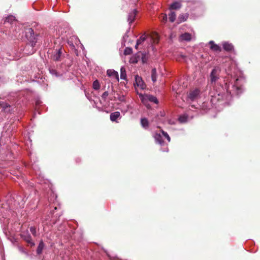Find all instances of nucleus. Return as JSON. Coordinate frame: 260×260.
Masks as SVG:
<instances>
[{
    "mask_svg": "<svg viewBox=\"0 0 260 260\" xmlns=\"http://www.w3.org/2000/svg\"><path fill=\"white\" fill-rule=\"evenodd\" d=\"M220 69L215 67L210 75V86L209 94L213 104L217 102L225 103L231 101L235 95H238L243 91V85L245 80L238 71L233 72L228 71L222 82L217 83L219 79Z\"/></svg>",
    "mask_w": 260,
    "mask_h": 260,
    "instance_id": "nucleus-1",
    "label": "nucleus"
},
{
    "mask_svg": "<svg viewBox=\"0 0 260 260\" xmlns=\"http://www.w3.org/2000/svg\"><path fill=\"white\" fill-rule=\"evenodd\" d=\"M21 94V93H13L6 99L0 98V119H3L10 113L16 104H20L21 101L19 96Z\"/></svg>",
    "mask_w": 260,
    "mask_h": 260,
    "instance_id": "nucleus-2",
    "label": "nucleus"
},
{
    "mask_svg": "<svg viewBox=\"0 0 260 260\" xmlns=\"http://www.w3.org/2000/svg\"><path fill=\"white\" fill-rule=\"evenodd\" d=\"M155 142L160 145H164L165 143V139H166L167 142H170L171 138L168 133L163 130H160L158 132H156L153 135Z\"/></svg>",
    "mask_w": 260,
    "mask_h": 260,
    "instance_id": "nucleus-3",
    "label": "nucleus"
},
{
    "mask_svg": "<svg viewBox=\"0 0 260 260\" xmlns=\"http://www.w3.org/2000/svg\"><path fill=\"white\" fill-rule=\"evenodd\" d=\"M139 97L140 98L142 103L144 104H146L148 101L156 104L158 103V101L157 98L151 94H139Z\"/></svg>",
    "mask_w": 260,
    "mask_h": 260,
    "instance_id": "nucleus-4",
    "label": "nucleus"
},
{
    "mask_svg": "<svg viewBox=\"0 0 260 260\" xmlns=\"http://www.w3.org/2000/svg\"><path fill=\"white\" fill-rule=\"evenodd\" d=\"M63 50L61 47L55 49L51 55V59L55 61L61 60L63 56Z\"/></svg>",
    "mask_w": 260,
    "mask_h": 260,
    "instance_id": "nucleus-5",
    "label": "nucleus"
},
{
    "mask_svg": "<svg viewBox=\"0 0 260 260\" xmlns=\"http://www.w3.org/2000/svg\"><path fill=\"white\" fill-rule=\"evenodd\" d=\"M14 209L13 206L9 202L6 204H2V207L0 208V213L4 217H6L8 212Z\"/></svg>",
    "mask_w": 260,
    "mask_h": 260,
    "instance_id": "nucleus-6",
    "label": "nucleus"
},
{
    "mask_svg": "<svg viewBox=\"0 0 260 260\" xmlns=\"http://www.w3.org/2000/svg\"><path fill=\"white\" fill-rule=\"evenodd\" d=\"M200 93L201 91L199 88L190 90L187 95L188 100L192 102L194 101L200 97Z\"/></svg>",
    "mask_w": 260,
    "mask_h": 260,
    "instance_id": "nucleus-7",
    "label": "nucleus"
},
{
    "mask_svg": "<svg viewBox=\"0 0 260 260\" xmlns=\"http://www.w3.org/2000/svg\"><path fill=\"white\" fill-rule=\"evenodd\" d=\"M231 102V101H228V102H227V103H222L221 102H220L219 101V102H217L216 104L212 103L211 101H210L209 103H208L205 102H204L202 104V108L203 109L206 110V109H210L213 106H216V105H217V106L221 105V106H226V105H229L230 104Z\"/></svg>",
    "mask_w": 260,
    "mask_h": 260,
    "instance_id": "nucleus-8",
    "label": "nucleus"
},
{
    "mask_svg": "<svg viewBox=\"0 0 260 260\" xmlns=\"http://www.w3.org/2000/svg\"><path fill=\"white\" fill-rule=\"evenodd\" d=\"M20 236L22 239L29 244L31 246L35 245V243L32 241L31 236L27 231L22 232Z\"/></svg>",
    "mask_w": 260,
    "mask_h": 260,
    "instance_id": "nucleus-9",
    "label": "nucleus"
},
{
    "mask_svg": "<svg viewBox=\"0 0 260 260\" xmlns=\"http://www.w3.org/2000/svg\"><path fill=\"white\" fill-rule=\"evenodd\" d=\"M134 84L139 87L141 89H145L146 88V85L142 77L138 75L135 76V83Z\"/></svg>",
    "mask_w": 260,
    "mask_h": 260,
    "instance_id": "nucleus-10",
    "label": "nucleus"
},
{
    "mask_svg": "<svg viewBox=\"0 0 260 260\" xmlns=\"http://www.w3.org/2000/svg\"><path fill=\"white\" fill-rule=\"evenodd\" d=\"M80 40L76 36H72L70 37L68 41V44L73 48H75V45H78L80 44Z\"/></svg>",
    "mask_w": 260,
    "mask_h": 260,
    "instance_id": "nucleus-11",
    "label": "nucleus"
},
{
    "mask_svg": "<svg viewBox=\"0 0 260 260\" xmlns=\"http://www.w3.org/2000/svg\"><path fill=\"white\" fill-rule=\"evenodd\" d=\"M9 23L12 24V27H13V25H16V23L17 22L16 21L15 17L14 16L9 15L5 18V23Z\"/></svg>",
    "mask_w": 260,
    "mask_h": 260,
    "instance_id": "nucleus-12",
    "label": "nucleus"
},
{
    "mask_svg": "<svg viewBox=\"0 0 260 260\" xmlns=\"http://www.w3.org/2000/svg\"><path fill=\"white\" fill-rule=\"evenodd\" d=\"M120 118V113L118 111L114 112L110 114V119L113 122H118L117 119Z\"/></svg>",
    "mask_w": 260,
    "mask_h": 260,
    "instance_id": "nucleus-13",
    "label": "nucleus"
},
{
    "mask_svg": "<svg viewBox=\"0 0 260 260\" xmlns=\"http://www.w3.org/2000/svg\"><path fill=\"white\" fill-rule=\"evenodd\" d=\"M137 13V11L136 9H134L128 14L127 21L129 24L133 23V22L135 20Z\"/></svg>",
    "mask_w": 260,
    "mask_h": 260,
    "instance_id": "nucleus-14",
    "label": "nucleus"
},
{
    "mask_svg": "<svg viewBox=\"0 0 260 260\" xmlns=\"http://www.w3.org/2000/svg\"><path fill=\"white\" fill-rule=\"evenodd\" d=\"M209 44L210 45V48L212 50L216 52H220L221 51V47L219 45L215 44L213 41H210Z\"/></svg>",
    "mask_w": 260,
    "mask_h": 260,
    "instance_id": "nucleus-15",
    "label": "nucleus"
},
{
    "mask_svg": "<svg viewBox=\"0 0 260 260\" xmlns=\"http://www.w3.org/2000/svg\"><path fill=\"white\" fill-rule=\"evenodd\" d=\"M107 75L109 77H114L117 79V81H119L118 74L117 72L112 70H108L107 71Z\"/></svg>",
    "mask_w": 260,
    "mask_h": 260,
    "instance_id": "nucleus-16",
    "label": "nucleus"
},
{
    "mask_svg": "<svg viewBox=\"0 0 260 260\" xmlns=\"http://www.w3.org/2000/svg\"><path fill=\"white\" fill-rule=\"evenodd\" d=\"M181 7V4L179 2H175L170 5L169 7L170 10H178Z\"/></svg>",
    "mask_w": 260,
    "mask_h": 260,
    "instance_id": "nucleus-17",
    "label": "nucleus"
},
{
    "mask_svg": "<svg viewBox=\"0 0 260 260\" xmlns=\"http://www.w3.org/2000/svg\"><path fill=\"white\" fill-rule=\"evenodd\" d=\"M3 61L5 64L7 63L9 60L15 59L14 56H11L9 53H6L3 55Z\"/></svg>",
    "mask_w": 260,
    "mask_h": 260,
    "instance_id": "nucleus-18",
    "label": "nucleus"
},
{
    "mask_svg": "<svg viewBox=\"0 0 260 260\" xmlns=\"http://www.w3.org/2000/svg\"><path fill=\"white\" fill-rule=\"evenodd\" d=\"M191 36L189 33H184L180 36V39L182 41H189L191 40Z\"/></svg>",
    "mask_w": 260,
    "mask_h": 260,
    "instance_id": "nucleus-19",
    "label": "nucleus"
},
{
    "mask_svg": "<svg viewBox=\"0 0 260 260\" xmlns=\"http://www.w3.org/2000/svg\"><path fill=\"white\" fill-rule=\"evenodd\" d=\"M223 49L228 51H231L233 49L234 46L231 43L224 42L222 44Z\"/></svg>",
    "mask_w": 260,
    "mask_h": 260,
    "instance_id": "nucleus-20",
    "label": "nucleus"
},
{
    "mask_svg": "<svg viewBox=\"0 0 260 260\" xmlns=\"http://www.w3.org/2000/svg\"><path fill=\"white\" fill-rule=\"evenodd\" d=\"M141 124L144 129H147L149 127V122L148 119L146 118H142L141 119Z\"/></svg>",
    "mask_w": 260,
    "mask_h": 260,
    "instance_id": "nucleus-21",
    "label": "nucleus"
},
{
    "mask_svg": "<svg viewBox=\"0 0 260 260\" xmlns=\"http://www.w3.org/2000/svg\"><path fill=\"white\" fill-rule=\"evenodd\" d=\"M188 119V116L186 114L180 115L178 117V121L180 123H183L187 122Z\"/></svg>",
    "mask_w": 260,
    "mask_h": 260,
    "instance_id": "nucleus-22",
    "label": "nucleus"
},
{
    "mask_svg": "<svg viewBox=\"0 0 260 260\" xmlns=\"http://www.w3.org/2000/svg\"><path fill=\"white\" fill-rule=\"evenodd\" d=\"M26 36L27 37H34V32L32 28H28L25 31Z\"/></svg>",
    "mask_w": 260,
    "mask_h": 260,
    "instance_id": "nucleus-23",
    "label": "nucleus"
},
{
    "mask_svg": "<svg viewBox=\"0 0 260 260\" xmlns=\"http://www.w3.org/2000/svg\"><path fill=\"white\" fill-rule=\"evenodd\" d=\"M44 243L42 241H40V242L39 243V245L37 247V253L38 254H40L42 253V250L44 248Z\"/></svg>",
    "mask_w": 260,
    "mask_h": 260,
    "instance_id": "nucleus-24",
    "label": "nucleus"
},
{
    "mask_svg": "<svg viewBox=\"0 0 260 260\" xmlns=\"http://www.w3.org/2000/svg\"><path fill=\"white\" fill-rule=\"evenodd\" d=\"M151 79L153 82H155L157 80V73L155 68L152 69L151 71Z\"/></svg>",
    "mask_w": 260,
    "mask_h": 260,
    "instance_id": "nucleus-25",
    "label": "nucleus"
},
{
    "mask_svg": "<svg viewBox=\"0 0 260 260\" xmlns=\"http://www.w3.org/2000/svg\"><path fill=\"white\" fill-rule=\"evenodd\" d=\"M188 17L187 14H180L178 17V20L180 22H184L186 21Z\"/></svg>",
    "mask_w": 260,
    "mask_h": 260,
    "instance_id": "nucleus-26",
    "label": "nucleus"
},
{
    "mask_svg": "<svg viewBox=\"0 0 260 260\" xmlns=\"http://www.w3.org/2000/svg\"><path fill=\"white\" fill-rule=\"evenodd\" d=\"M176 14L174 12H171L169 14V21L171 22H173L175 21L176 19Z\"/></svg>",
    "mask_w": 260,
    "mask_h": 260,
    "instance_id": "nucleus-27",
    "label": "nucleus"
},
{
    "mask_svg": "<svg viewBox=\"0 0 260 260\" xmlns=\"http://www.w3.org/2000/svg\"><path fill=\"white\" fill-rule=\"evenodd\" d=\"M50 73L55 77H59L60 74L56 71V70L52 68H49V69Z\"/></svg>",
    "mask_w": 260,
    "mask_h": 260,
    "instance_id": "nucleus-28",
    "label": "nucleus"
},
{
    "mask_svg": "<svg viewBox=\"0 0 260 260\" xmlns=\"http://www.w3.org/2000/svg\"><path fill=\"white\" fill-rule=\"evenodd\" d=\"M146 39V37L145 35H142L137 41V45L142 44Z\"/></svg>",
    "mask_w": 260,
    "mask_h": 260,
    "instance_id": "nucleus-29",
    "label": "nucleus"
},
{
    "mask_svg": "<svg viewBox=\"0 0 260 260\" xmlns=\"http://www.w3.org/2000/svg\"><path fill=\"white\" fill-rule=\"evenodd\" d=\"M120 78L121 79L125 80L126 78V72L124 68L122 67L120 70Z\"/></svg>",
    "mask_w": 260,
    "mask_h": 260,
    "instance_id": "nucleus-30",
    "label": "nucleus"
},
{
    "mask_svg": "<svg viewBox=\"0 0 260 260\" xmlns=\"http://www.w3.org/2000/svg\"><path fill=\"white\" fill-rule=\"evenodd\" d=\"M92 87H93V88L95 90H98L100 89V84L98 80H95L93 82Z\"/></svg>",
    "mask_w": 260,
    "mask_h": 260,
    "instance_id": "nucleus-31",
    "label": "nucleus"
},
{
    "mask_svg": "<svg viewBox=\"0 0 260 260\" xmlns=\"http://www.w3.org/2000/svg\"><path fill=\"white\" fill-rule=\"evenodd\" d=\"M129 29L127 31V32L124 34V35L123 36V38H122V45H123V46H125V43L126 42V40L128 38V32H129Z\"/></svg>",
    "mask_w": 260,
    "mask_h": 260,
    "instance_id": "nucleus-32",
    "label": "nucleus"
},
{
    "mask_svg": "<svg viewBox=\"0 0 260 260\" xmlns=\"http://www.w3.org/2000/svg\"><path fill=\"white\" fill-rule=\"evenodd\" d=\"M159 18L162 23H165L167 20V16L166 14H161Z\"/></svg>",
    "mask_w": 260,
    "mask_h": 260,
    "instance_id": "nucleus-33",
    "label": "nucleus"
},
{
    "mask_svg": "<svg viewBox=\"0 0 260 260\" xmlns=\"http://www.w3.org/2000/svg\"><path fill=\"white\" fill-rule=\"evenodd\" d=\"M132 49L130 47H126L124 50V54L125 55H129L132 53Z\"/></svg>",
    "mask_w": 260,
    "mask_h": 260,
    "instance_id": "nucleus-34",
    "label": "nucleus"
},
{
    "mask_svg": "<svg viewBox=\"0 0 260 260\" xmlns=\"http://www.w3.org/2000/svg\"><path fill=\"white\" fill-rule=\"evenodd\" d=\"M18 248L19 251L20 252L25 254L26 256H29L28 253L26 251L25 249L23 247L19 246H18Z\"/></svg>",
    "mask_w": 260,
    "mask_h": 260,
    "instance_id": "nucleus-35",
    "label": "nucleus"
},
{
    "mask_svg": "<svg viewBox=\"0 0 260 260\" xmlns=\"http://www.w3.org/2000/svg\"><path fill=\"white\" fill-rule=\"evenodd\" d=\"M30 231L34 236L36 237L37 236V231L35 227L31 226L30 228Z\"/></svg>",
    "mask_w": 260,
    "mask_h": 260,
    "instance_id": "nucleus-36",
    "label": "nucleus"
},
{
    "mask_svg": "<svg viewBox=\"0 0 260 260\" xmlns=\"http://www.w3.org/2000/svg\"><path fill=\"white\" fill-rule=\"evenodd\" d=\"M108 94H109V93L108 91H105L102 95V99H104V100H105L106 99L107 97L108 96Z\"/></svg>",
    "mask_w": 260,
    "mask_h": 260,
    "instance_id": "nucleus-37",
    "label": "nucleus"
},
{
    "mask_svg": "<svg viewBox=\"0 0 260 260\" xmlns=\"http://www.w3.org/2000/svg\"><path fill=\"white\" fill-rule=\"evenodd\" d=\"M188 3L189 4H192L198 5L199 4V2L198 1H196L195 0H189L188 1Z\"/></svg>",
    "mask_w": 260,
    "mask_h": 260,
    "instance_id": "nucleus-38",
    "label": "nucleus"
},
{
    "mask_svg": "<svg viewBox=\"0 0 260 260\" xmlns=\"http://www.w3.org/2000/svg\"><path fill=\"white\" fill-rule=\"evenodd\" d=\"M118 101H119L120 102H124L125 101V98H124V96L122 95H119L118 97Z\"/></svg>",
    "mask_w": 260,
    "mask_h": 260,
    "instance_id": "nucleus-39",
    "label": "nucleus"
},
{
    "mask_svg": "<svg viewBox=\"0 0 260 260\" xmlns=\"http://www.w3.org/2000/svg\"><path fill=\"white\" fill-rule=\"evenodd\" d=\"M137 60L136 58H132L131 59V62L132 63H137Z\"/></svg>",
    "mask_w": 260,
    "mask_h": 260,
    "instance_id": "nucleus-40",
    "label": "nucleus"
},
{
    "mask_svg": "<svg viewBox=\"0 0 260 260\" xmlns=\"http://www.w3.org/2000/svg\"><path fill=\"white\" fill-rule=\"evenodd\" d=\"M33 46H34V44H33V43H32L31 45H27V46H26V47H31V48H32V47H33Z\"/></svg>",
    "mask_w": 260,
    "mask_h": 260,
    "instance_id": "nucleus-41",
    "label": "nucleus"
},
{
    "mask_svg": "<svg viewBox=\"0 0 260 260\" xmlns=\"http://www.w3.org/2000/svg\"><path fill=\"white\" fill-rule=\"evenodd\" d=\"M11 153H10L9 154V157H8V158H5V159H10V158H11Z\"/></svg>",
    "mask_w": 260,
    "mask_h": 260,
    "instance_id": "nucleus-42",
    "label": "nucleus"
},
{
    "mask_svg": "<svg viewBox=\"0 0 260 260\" xmlns=\"http://www.w3.org/2000/svg\"><path fill=\"white\" fill-rule=\"evenodd\" d=\"M15 31H16V33H15V34H14V35L15 36H17V34L18 32H19V31H17V30H16V29H15Z\"/></svg>",
    "mask_w": 260,
    "mask_h": 260,
    "instance_id": "nucleus-43",
    "label": "nucleus"
},
{
    "mask_svg": "<svg viewBox=\"0 0 260 260\" xmlns=\"http://www.w3.org/2000/svg\"><path fill=\"white\" fill-rule=\"evenodd\" d=\"M142 61H143V62H145V58H144V56H143V57H142Z\"/></svg>",
    "mask_w": 260,
    "mask_h": 260,
    "instance_id": "nucleus-44",
    "label": "nucleus"
},
{
    "mask_svg": "<svg viewBox=\"0 0 260 260\" xmlns=\"http://www.w3.org/2000/svg\"><path fill=\"white\" fill-rule=\"evenodd\" d=\"M51 193L53 194V197H55V198H57V196H56L55 194H54V193H53V192H51Z\"/></svg>",
    "mask_w": 260,
    "mask_h": 260,
    "instance_id": "nucleus-45",
    "label": "nucleus"
},
{
    "mask_svg": "<svg viewBox=\"0 0 260 260\" xmlns=\"http://www.w3.org/2000/svg\"><path fill=\"white\" fill-rule=\"evenodd\" d=\"M138 46H139V45H137V43H136V46H135V48H136V49H137V48H138Z\"/></svg>",
    "mask_w": 260,
    "mask_h": 260,
    "instance_id": "nucleus-46",
    "label": "nucleus"
},
{
    "mask_svg": "<svg viewBox=\"0 0 260 260\" xmlns=\"http://www.w3.org/2000/svg\"><path fill=\"white\" fill-rule=\"evenodd\" d=\"M168 151V148H167V150H163V151Z\"/></svg>",
    "mask_w": 260,
    "mask_h": 260,
    "instance_id": "nucleus-47",
    "label": "nucleus"
},
{
    "mask_svg": "<svg viewBox=\"0 0 260 260\" xmlns=\"http://www.w3.org/2000/svg\"><path fill=\"white\" fill-rule=\"evenodd\" d=\"M56 209H57V207H55L54 208V210H56Z\"/></svg>",
    "mask_w": 260,
    "mask_h": 260,
    "instance_id": "nucleus-48",
    "label": "nucleus"
}]
</instances>
